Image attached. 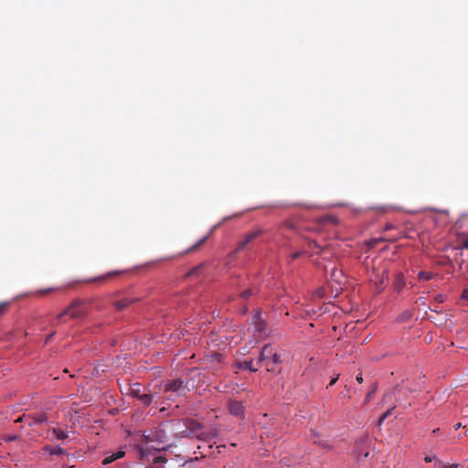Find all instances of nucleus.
Masks as SVG:
<instances>
[{"mask_svg": "<svg viewBox=\"0 0 468 468\" xmlns=\"http://www.w3.org/2000/svg\"><path fill=\"white\" fill-rule=\"evenodd\" d=\"M52 433L58 440H61V441L66 440L69 437L68 431L58 429V428H53Z\"/></svg>", "mask_w": 468, "mask_h": 468, "instance_id": "nucleus-21", "label": "nucleus"}, {"mask_svg": "<svg viewBox=\"0 0 468 468\" xmlns=\"http://www.w3.org/2000/svg\"><path fill=\"white\" fill-rule=\"evenodd\" d=\"M383 283H384V281H383V280H381L379 289L381 288V286L383 285Z\"/></svg>", "mask_w": 468, "mask_h": 468, "instance_id": "nucleus-50", "label": "nucleus"}, {"mask_svg": "<svg viewBox=\"0 0 468 468\" xmlns=\"http://www.w3.org/2000/svg\"><path fill=\"white\" fill-rule=\"evenodd\" d=\"M8 306H9L8 302L0 303V315L4 314L7 311Z\"/></svg>", "mask_w": 468, "mask_h": 468, "instance_id": "nucleus-28", "label": "nucleus"}, {"mask_svg": "<svg viewBox=\"0 0 468 468\" xmlns=\"http://www.w3.org/2000/svg\"><path fill=\"white\" fill-rule=\"evenodd\" d=\"M446 299V296L444 294H437L435 297H434V300L441 303H443Z\"/></svg>", "mask_w": 468, "mask_h": 468, "instance_id": "nucleus-32", "label": "nucleus"}, {"mask_svg": "<svg viewBox=\"0 0 468 468\" xmlns=\"http://www.w3.org/2000/svg\"><path fill=\"white\" fill-rule=\"evenodd\" d=\"M397 400L399 402V404L402 403V400H400L399 399H397Z\"/></svg>", "mask_w": 468, "mask_h": 468, "instance_id": "nucleus-51", "label": "nucleus"}, {"mask_svg": "<svg viewBox=\"0 0 468 468\" xmlns=\"http://www.w3.org/2000/svg\"><path fill=\"white\" fill-rule=\"evenodd\" d=\"M55 333H51L49 334L48 335H47L46 339H45V344H47L48 341H50V339L52 338V336L54 335Z\"/></svg>", "mask_w": 468, "mask_h": 468, "instance_id": "nucleus-40", "label": "nucleus"}, {"mask_svg": "<svg viewBox=\"0 0 468 468\" xmlns=\"http://www.w3.org/2000/svg\"><path fill=\"white\" fill-rule=\"evenodd\" d=\"M282 228H284V229H292V230H296V224L295 222H293L292 220H285L282 223Z\"/></svg>", "mask_w": 468, "mask_h": 468, "instance_id": "nucleus-26", "label": "nucleus"}, {"mask_svg": "<svg viewBox=\"0 0 468 468\" xmlns=\"http://www.w3.org/2000/svg\"><path fill=\"white\" fill-rule=\"evenodd\" d=\"M248 312V306L246 304H243L240 306V313L242 314H245Z\"/></svg>", "mask_w": 468, "mask_h": 468, "instance_id": "nucleus-37", "label": "nucleus"}, {"mask_svg": "<svg viewBox=\"0 0 468 468\" xmlns=\"http://www.w3.org/2000/svg\"><path fill=\"white\" fill-rule=\"evenodd\" d=\"M304 253H307V251H296L294 253H292L291 255V259L293 261V260H296L298 259L301 255L304 254Z\"/></svg>", "mask_w": 468, "mask_h": 468, "instance_id": "nucleus-33", "label": "nucleus"}, {"mask_svg": "<svg viewBox=\"0 0 468 468\" xmlns=\"http://www.w3.org/2000/svg\"><path fill=\"white\" fill-rule=\"evenodd\" d=\"M121 273H122V271H110L104 275H101V276H97V277L86 280V281H84V282H105L109 279L118 276Z\"/></svg>", "mask_w": 468, "mask_h": 468, "instance_id": "nucleus-11", "label": "nucleus"}, {"mask_svg": "<svg viewBox=\"0 0 468 468\" xmlns=\"http://www.w3.org/2000/svg\"><path fill=\"white\" fill-rule=\"evenodd\" d=\"M376 386L373 385L371 389L367 392V396H366V402H368L372 397V395L375 393L376 391Z\"/></svg>", "mask_w": 468, "mask_h": 468, "instance_id": "nucleus-31", "label": "nucleus"}, {"mask_svg": "<svg viewBox=\"0 0 468 468\" xmlns=\"http://www.w3.org/2000/svg\"><path fill=\"white\" fill-rule=\"evenodd\" d=\"M125 455V451L123 449H120L116 452L112 453L111 455L107 456L103 461L102 464L107 465L120 458H122Z\"/></svg>", "mask_w": 468, "mask_h": 468, "instance_id": "nucleus-16", "label": "nucleus"}, {"mask_svg": "<svg viewBox=\"0 0 468 468\" xmlns=\"http://www.w3.org/2000/svg\"><path fill=\"white\" fill-rule=\"evenodd\" d=\"M44 450L50 455H60L65 452L64 449L61 448L60 446L52 447L50 445H46Z\"/></svg>", "mask_w": 468, "mask_h": 468, "instance_id": "nucleus-20", "label": "nucleus"}, {"mask_svg": "<svg viewBox=\"0 0 468 468\" xmlns=\"http://www.w3.org/2000/svg\"><path fill=\"white\" fill-rule=\"evenodd\" d=\"M395 409V406L391 407L390 409H388L386 412H384L380 417H379V420H378V426H381L382 423L385 421V420L387 418H388L391 414H392V411L393 410Z\"/></svg>", "mask_w": 468, "mask_h": 468, "instance_id": "nucleus-25", "label": "nucleus"}, {"mask_svg": "<svg viewBox=\"0 0 468 468\" xmlns=\"http://www.w3.org/2000/svg\"><path fill=\"white\" fill-rule=\"evenodd\" d=\"M459 247L462 250H468V236L460 239Z\"/></svg>", "mask_w": 468, "mask_h": 468, "instance_id": "nucleus-27", "label": "nucleus"}, {"mask_svg": "<svg viewBox=\"0 0 468 468\" xmlns=\"http://www.w3.org/2000/svg\"><path fill=\"white\" fill-rule=\"evenodd\" d=\"M186 428L190 431V432L194 433L197 436V433L200 431L202 429V425L196 420L189 419L186 422Z\"/></svg>", "mask_w": 468, "mask_h": 468, "instance_id": "nucleus-15", "label": "nucleus"}, {"mask_svg": "<svg viewBox=\"0 0 468 468\" xmlns=\"http://www.w3.org/2000/svg\"><path fill=\"white\" fill-rule=\"evenodd\" d=\"M48 419L46 413H41L38 415H33L28 414L27 416H25V423H27L29 426L36 425L37 423H41L46 421Z\"/></svg>", "mask_w": 468, "mask_h": 468, "instance_id": "nucleus-10", "label": "nucleus"}, {"mask_svg": "<svg viewBox=\"0 0 468 468\" xmlns=\"http://www.w3.org/2000/svg\"><path fill=\"white\" fill-rule=\"evenodd\" d=\"M228 409L231 415L236 417H242L244 415V407L240 401L229 400Z\"/></svg>", "mask_w": 468, "mask_h": 468, "instance_id": "nucleus-8", "label": "nucleus"}, {"mask_svg": "<svg viewBox=\"0 0 468 468\" xmlns=\"http://www.w3.org/2000/svg\"><path fill=\"white\" fill-rule=\"evenodd\" d=\"M312 435L314 436V438H316V433H313ZM314 443H318L319 441H316L315 439H314Z\"/></svg>", "mask_w": 468, "mask_h": 468, "instance_id": "nucleus-45", "label": "nucleus"}, {"mask_svg": "<svg viewBox=\"0 0 468 468\" xmlns=\"http://www.w3.org/2000/svg\"><path fill=\"white\" fill-rule=\"evenodd\" d=\"M207 237H203L202 239H200L196 244H194L193 246H191L190 248H188L186 250H185L184 252L182 253H179L177 255H173V256H167V257H165V258H162L161 260H159L158 261H173L176 258H179L180 256L186 254V253H188V252H191V251H195L197 250V249H199L207 240Z\"/></svg>", "mask_w": 468, "mask_h": 468, "instance_id": "nucleus-7", "label": "nucleus"}, {"mask_svg": "<svg viewBox=\"0 0 468 468\" xmlns=\"http://www.w3.org/2000/svg\"><path fill=\"white\" fill-rule=\"evenodd\" d=\"M129 394L138 399L144 406H149L153 401V395L145 393L144 388L140 383H133L129 389Z\"/></svg>", "mask_w": 468, "mask_h": 468, "instance_id": "nucleus-4", "label": "nucleus"}, {"mask_svg": "<svg viewBox=\"0 0 468 468\" xmlns=\"http://www.w3.org/2000/svg\"><path fill=\"white\" fill-rule=\"evenodd\" d=\"M218 436V431L216 428H209L207 430L201 429L199 432L197 433V438L205 441H211L212 439Z\"/></svg>", "mask_w": 468, "mask_h": 468, "instance_id": "nucleus-9", "label": "nucleus"}, {"mask_svg": "<svg viewBox=\"0 0 468 468\" xmlns=\"http://www.w3.org/2000/svg\"><path fill=\"white\" fill-rule=\"evenodd\" d=\"M165 392H173L178 395H185L188 388L180 378L166 381L164 388Z\"/></svg>", "mask_w": 468, "mask_h": 468, "instance_id": "nucleus-5", "label": "nucleus"}, {"mask_svg": "<svg viewBox=\"0 0 468 468\" xmlns=\"http://www.w3.org/2000/svg\"><path fill=\"white\" fill-rule=\"evenodd\" d=\"M468 294V291L467 292H464V295H463V298H465Z\"/></svg>", "mask_w": 468, "mask_h": 468, "instance_id": "nucleus-48", "label": "nucleus"}, {"mask_svg": "<svg viewBox=\"0 0 468 468\" xmlns=\"http://www.w3.org/2000/svg\"><path fill=\"white\" fill-rule=\"evenodd\" d=\"M468 294V291L467 292H464V295H463V298H465Z\"/></svg>", "mask_w": 468, "mask_h": 468, "instance_id": "nucleus-47", "label": "nucleus"}, {"mask_svg": "<svg viewBox=\"0 0 468 468\" xmlns=\"http://www.w3.org/2000/svg\"><path fill=\"white\" fill-rule=\"evenodd\" d=\"M394 227L393 225L391 224H387L385 227H384V230H389V229H392Z\"/></svg>", "mask_w": 468, "mask_h": 468, "instance_id": "nucleus-42", "label": "nucleus"}, {"mask_svg": "<svg viewBox=\"0 0 468 468\" xmlns=\"http://www.w3.org/2000/svg\"><path fill=\"white\" fill-rule=\"evenodd\" d=\"M437 274L434 273V272H431V271H421L418 273V279L419 280H424V281H429L432 278H434Z\"/></svg>", "mask_w": 468, "mask_h": 468, "instance_id": "nucleus-22", "label": "nucleus"}, {"mask_svg": "<svg viewBox=\"0 0 468 468\" xmlns=\"http://www.w3.org/2000/svg\"><path fill=\"white\" fill-rule=\"evenodd\" d=\"M437 468H458V464L446 465L442 464L441 461L436 460Z\"/></svg>", "mask_w": 468, "mask_h": 468, "instance_id": "nucleus-29", "label": "nucleus"}, {"mask_svg": "<svg viewBox=\"0 0 468 468\" xmlns=\"http://www.w3.org/2000/svg\"><path fill=\"white\" fill-rule=\"evenodd\" d=\"M17 438L18 437L16 435H9L5 440V441H13L17 440Z\"/></svg>", "mask_w": 468, "mask_h": 468, "instance_id": "nucleus-36", "label": "nucleus"}, {"mask_svg": "<svg viewBox=\"0 0 468 468\" xmlns=\"http://www.w3.org/2000/svg\"><path fill=\"white\" fill-rule=\"evenodd\" d=\"M239 367V368H243V369H248V370H250L252 372L258 371V367H253V361L252 360L244 361V362L240 363Z\"/></svg>", "mask_w": 468, "mask_h": 468, "instance_id": "nucleus-23", "label": "nucleus"}, {"mask_svg": "<svg viewBox=\"0 0 468 468\" xmlns=\"http://www.w3.org/2000/svg\"><path fill=\"white\" fill-rule=\"evenodd\" d=\"M201 268H202V265L193 268L191 271H189L187 272L186 276L190 277V276L196 275Z\"/></svg>", "mask_w": 468, "mask_h": 468, "instance_id": "nucleus-30", "label": "nucleus"}, {"mask_svg": "<svg viewBox=\"0 0 468 468\" xmlns=\"http://www.w3.org/2000/svg\"><path fill=\"white\" fill-rule=\"evenodd\" d=\"M25 414L16 420V422H25Z\"/></svg>", "mask_w": 468, "mask_h": 468, "instance_id": "nucleus-41", "label": "nucleus"}, {"mask_svg": "<svg viewBox=\"0 0 468 468\" xmlns=\"http://www.w3.org/2000/svg\"><path fill=\"white\" fill-rule=\"evenodd\" d=\"M339 378V374H336L335 376H334L332 378H331V381L329 383V386H333L335 384V382L338 380Z\"/></svg>", "mask_w": 468, "mask_h": 468, "instance_id": "nucleus-35", "label": "nucleus"}, {"mask_svg": "<svg viewBox=\"0 0 468 468\" xmlns=\"http://www.w3.org/2000/svg\"><path fill=\"white\" fill-rule=\"evenodd\" d=\"M461 427H462V423H461V422H458V423H456V424L454 425V429H455V430H458V429H460Z\"/></svg>", "mask_w": 468, "mask_h": 468, "instance_id": "nucleus-43", "label": "nucleus"}, {"mask_svg": "<svg viewBox=\"0 0 468 468\" xmlns=\"http://www.w3.org/2000/svg\"><path fill=\"white\" fill-rule=\"evenodd\" d=\"M281 357L271 345H265L257 359L258 366H264L268 372L280 371Z\"/></svg>", "mask_w": 468, "mask_h": 468, "instance_id": "nucleus-1", "label": "nucleus"}, {"mask_svg": "<svg viewBox=\"0 0 468 468\" xmlns=\"http://www.w3.org/2000/svg\"><path fill=\"white\" fill-rule=\"evenodd\" d=\"M256 314L251 317V324L249 330L253 328V335L258 338H262L267 335V324L261 316V310H256Z\"/></svg>", "mask_w": 468, "mask_h": 468, "instance_id": "nucleus-3", "label": "nucleus"}, {"mask_svg": "<svg viewBox=\"0 0 468 468\" xmlns=\"http://www.w3.org/2000/svg\"><path fill=\"white\" fill-rule=\"evenodd\" d=\"M134 302H136V299L123 298L122 300H118V301L114 302L113 305L117 310L121 311V310L125 309L126 307H128L130 304H132Z\"/></svg>", "mask_w": 468, "mask_h": 468, "instance_id": "nucleus-17", "label": "nucleus"}, {"mask_svg": "<svg viewBox=\"0 0 468 468\" xmlns=\"http://www.w3.org/2000/svg\"><path fill=\"white\" fill-rule=\"evenodd\" d=\"M257 292H258L257 289H253V288L245 289L239 292L238 299L245 302V301H248L249 299H250L252 296L256 295Z\"/></svg>", "mask_w": 468, "mask_h": 468, "instance_id": "nucleus-18", "label": "nucleus"}, {"mask_svg": "<svg viewBox=\"0 0 468 468\" xmlns=\"http://www.w3.org/2000/svg\"><path fill=\"white\" fill-rule=\"evenodd\" d=\"M406 282L405 277L402 272H398L394 278V281L392 282L393 289L399 292L402 291V289L405 287Z\"/></svg>", "mask_w": 468, "mask_h": 468, "instance_id": "nucleus-13", "label": "nucleus"}, {"mask_svg": "<svg viewBox=\"0 0 468 468\" xmlns=\"http://www.w3.org/2000/svg\"><path fill=\"white\" fill-rule=\"evenodd\" d=\"M54 289L53 288H47V289H44V290H40V291H37V293L39 294V295H44V294H47L50 292H53Z\"/></svg>", "mask_w": 468, "mask_h": 468, "instance_id": "nucleus-34", "label": "nucleus"}, {"mask_svg": "<svg viewBox=\"0 0 468 468\" xmlns=\"http://www.w3.org/2000/svg\"><path fill=\"white\" fill-rule=\"evenodd\" d=\"M307 246L309 249H317L315 253L319 255H323L328 250L327 247H321L315 240H307Z\"/></svg>", "mask_w": 468, "mask_h": 468, "instance_id": "nucleus-19", "label": "nucleus"}, {"mask_svg": "<svg viewBox=\"0 0 468 468\" xmlns=\"http://www.w3.org/2000/svg\"><path fill=\"white\" fill-rule=\"evenodd\" d=\"M468 294V291L467 292H464V295H463V298H465Z\"/></svg>", "mask_w": 468, "mask_h": 468, "instance_id": "nucleus-49", "label": "nucleus"}, {"mask_svg": "<svg viewBox=\"0 0 468 468\" xmlns=\"http://www.w3.org/2000/svg\"><path fill=\"white\" fill-rule=\"evenodd\" d=\"M391 208V207H382V211L383 212H387L388 211V209Z\"/></svg>", "mask_w": 468, "mask_h": 468, "instance_id": "nucleus-44", "label": "nucleus"}, {"mask_svg": "<svg viewBox=\"0 0 468 468\" xmlns=\"http://www.w3.org/2000/svg\"><path fill=\"white\" fill-rule=\"evenodd\" d=\"M356 381H357L358 383H362V382H363L362 373L357 374V376H356Z\"/></svg>", "mask_w": 468, "mask_h": 468, "instance_id": "nucleus-38", "label": "nucleus"}, {"mask_svg": "<svg viewBox=\"0 0 468 468\" xmlns=\"http://www.w3.org/2000/svg\"><path fill=\"white\" fill-rule=\"evenodd\" d=\"M317 224L321 228L336 226L338 224V218L334 216L322 217L317 220Z\"/></svg>", "mask_w": 468, "mask_h": 468, "instance_id": "nucleus-14", "label": "nucleus"}, {"mask_svg": "<svg viewBox=\"0 0 468 468\" xmlns=\"http://www.w3.org/2000/svg\"><path fill=\"white\" fill-rule=\"evenodd\" d=\"M408 391H409L410 393H411V392L415 391V389H412V388H408Z\"/></svg>", "mask_w": 468, "mask_h": 468, "instance_id": "nucleus-46", "label": "nucleus"}, {"mask_svg": "<svg viewBox=\"0 0 468 468\" xmlns=\"http://www.w3.org/2000/svg\"><path fill=\"white\" fill-rule=\"evenodd\" d=\"M264 229H261V228H255L254 229H252L251 231L248 232L245 236H244V239L239 243L236 250L237 251H239V250H244L247 245L249 243H250L251 241H253L255 239H257L258 237H260L261 235H262L264 233Z\"/></svg>", "mask_w": 468, "mask_h": 468, "instance_id": "nucleus-6", "label": "nucleus"}, {"mask_svg": "<svg viewBox=\"0 0 468 468\" xmlns=\"http://www.w3.org/2000/svg\"><path fill=\"white\" fill-rule=\"evenodd\" d=\"M330 278L338 285L345 282V276L342 270H338L335 266L330 270Z\"/></svg>", "mask_w": 468, "mask_h": 468, "instance_id": "nucleus-12", "label": "nucleus"}, {"mask_svg": "<svg viewBox=\"0 0 468 468\" xmlns=\"http://www.w3.org/2000/svg\"><path fill=\"white\" fill-rule=\"evenodd\" d=\"M433 460H436L435 456H427V457H425V462H427V463H431Z\"/></svg>", "mask_w": 468, "mask_h": 468, "instance_id": "nucleus-39", "label": "nucleus"}, {"mask_svg": "<svg viewBox=\"0 0 468 468\" xmlns=\"http://www.w3.org/2000/svg\"><path fill=\"white\" fill-rule=\"evenodd\" d=\"M82 301L75 300L73 301L68 308H66L63 312H61L57 318L61 319L63 316L69 314L71 318L79 319L82 318L87 314V311L82 308Z\"/></svg>", "mask_w": 468, "mask_h": 468, "instance_id": "nucleus-2", "label": "nucleus"}, {"mask_svg": "<svg viewBox=\"0 0 468 468\" xmlns=\"http://www.w3.org/2000/svg\"><path fill=\"white\" fill-rule=\"evenodd\" d=\"M401 393H404L403 392V387L402 386H396L394 388V389L392 390V392L390 393H387L384 397V399H387L388 398H389V396H394V397H397V396H399Z\"/></svg>", "mask_w": 468, "mask_h": 468, "instance_id": "nucleus-24", "label": "nucleus"}]
</instances>
